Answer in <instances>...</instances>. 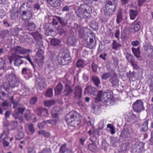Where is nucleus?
Segmentation results:
<instances>
[{"instance_id":"obj_1","label":"nucleus","mask_w":153,"mask_h":153,"mask_svg":"<svg viewBox=\"0 0 153 153\" xmlns=\"http://www.w3.org/2000/svg\"><path fill=\"white\" fill-rule=\"evenodd\" d=\"M81 119L80 114L75 111L68 113L65 118L68 124L74 127L77 126L80 123Z\"/></svg>"},{"instance_id":"obj_2","label":"nucleus","mask_w":153,"mask_h":153,"mask_svg":"<svg viewBox=\"0 0 153 153\" xmlns=\"http://www.w3.org/2000/svg\"><path fill=\"white\" fill-rule=\"evenodd\" d=\"M92 7L89 5L81 4L75 11L76 16L81 19H87L91 16Z\"/></svg>"},{"instance_id":"obj_3","label":"nucleus","mask_w":153,"mask_h":153,"mask_svg":"<svg viewBox=\"0 0 153 153\" xmlns=\"http://www.w3.org/2000/svg\"><path fill=\"white\" fill-rule=\"evenodd\" d=\"M113 97V92L111 90H107L105 92H103L102 90L100 91L97 94V96L95 98L98 101H102L106 103L110 102Z\"/></svg>"},{"instance_id":"obj_4","label":"nucleus","mask_w":153,"mask_h":153,"mask_svg":"<svg viewBox=\"0 0 153 153\" xmlns=\"http://www.w3.org/2000/svg\"><path fill=\"white\" fill-rule=\"evenodd\" d=\"M117 0H108L106 2L104 10V14L107 17L111 16L115 11L117 6Z\"/></svg>"},{"instance_id":"obj_5","label":"nucleus","mask_w":153,"mask_h":153,"mask_svg":"<svg viewBox=\"0 0 153 153\" xmlns=\"http://www.w3.org/2000/svg\"><path fill=\"white\" fill-rule=\"evenodd\" d=\"M25 4H22L19 10V13L21 18L24 21H28L32 17L31 9L29 7L25 6Z\"/></svg>"},{"instance_id":"obj_6","label":"nucleus","mask_w":153,"mask_h":153,"mask_svg":"<svg viewBox=\"0 0 153 153\" xmlns=\"http://www.w3.org/2000/svg\"><path fill=\"white\" fill-rule=\"evenodd\" d=\"M57 60L62 65H68L71 62V59L68 52L61 51L57 56Z\"/></svg>"},{"instance_id":"obj_7","label":"nucleus","mask_w":153,"mask_h":153,"mask_svg":"<svg viewBox=\"0 0 153 153\" xmlns=\"http://www.w3.org/2000/svg\"><path fill=\"white\" fill-rule=\"evenodd\" d=\"M10 86L12 88L18 87L20 84V79L13 73L9 74L7 76Z\"/></svg>"},{"instance_id":"obj_8","label":"nucleus","mask_w":153,"mask_h":153,"mask_svg":"<svg viewBox=\"0 0 153 153\" xmlns=\"http://www.w3.org/2000/svg\"><path fill=\"white\" fill-rule=\"evenodd\" d=\"M132 107L134 111L137 113H140L145 110L143 102L140 100H137L133 104Z\"/></svg>"},{"instance_id":"obj_9","label":"nucleus","mask_w":153,"mask_h":153,"mask_svg":"<svg viewBox=\"0 0 153 153\" xmlns=\"http://www.w3.org/2000/svg\"><path fill=\"white\" fill-rule=\"evenodd\" d=\"M145 143L143 142H137L135 144V148L134 149L136 153H144L146 151L144 146Z\"/></svg>"},{"instance_id":"obj_10","label":"nucleus","mask_w":153,"mask_h":153,"mask_svg":"<svg viewBox=\"0 0 153 153\" xmlns=\"http://www.w3.org/2000/svg\"><path fill=\"white\" fill-rule=\"evenodd\" d=\"M36 85L37 89L41 90L46 87L47 84L44 79L42 78H39L37 79Z\"/></svg>"},{"instance_id":"obj_11","label":"nucleus","mask_w":153,"mask_h":153,"mask_svg":"<svg viewBox=\"0 0 153 153\" xmlns=\"http://www.w3.org/2000/svg\"><path fill=\"white\" fill-rule=\"evenodd\" d=\"M131 134L129 128L126 126H124V128L122 130L120 136L119 140L123 138V139L130 137Z\"/></svg>"},{"instance_id":"obj_12","label":"nucleus","mask_w":153,"mask_h":153,"mask_svg":"<svg viewBox=\"0 0 153 153\" xmlns=\"http://www.w3.org/2000/svg\"><path fill=\"white\" fill-rule=\"evenodd\" d=\"M85 40V44L87 47L89 48L92 49L96 45V40L89 37H88Z\"/></svg>"},{"instance_id":"obj_13","label":"nucleus","mask_w":153,"mask_h":153,"mask_svg":"<svg viewBox=\"0 0 153 153\" xmlns=\"http://www.w3.org/2000/svg\"><path fill=\"white\" fill-rule=\"evenodd\" d=\"M62 110V109L59 106L54 107L51 111V116L53 118L58 119L59 118V113Z\"/></svg>"},{"instance_id":"obj_14","label":"nucleus","mask_w":153,"mask_h":153,"mask_svg":"<svg viewBox=\"0 0 153 153\" xmlns=\"http://www.w3.org/2000/svg\"><path fill=\"white\" fill-rule=\"evenodd\" d=\"M36 25L35 23L31 21L28 22L25 26L26 30L30 31H34L35 30Z\"/></svg>"},{"instance_id":"obj_15","label":"nucleus","mask_w":153,"mask_h":153,"mask_svg":"<svg viewBox=\"0 0 153 153\" xmlns=\"http://www.w3.org/2000/svg\"><path fill=\"white\" fill-rule=\"evenodd\" d=\"M82 91V88L80 86H77L75 88L74 92V96L76 100H79L81 99Z\"/></svg>"},{"instance_id":"obj_16","label":"nucleus","mask_w":153,"mask_h":153,"mask_svg":"<svg viewBox=\"0 0 153 153\" xmlns=\"http://www.w3.org/2000/svg\"><path fill=\"white\" fill-rule=\"evenodd\" d=\"M14 50L16 53H18L20 54H26L31 51L30 49H27L19 46L15 47Z\"/></svg>"},{"instance_id":"obj_17","label":"nucleus","mask_w":153,"mask_h":153,"mask_svg":"<svg viewBox=\"0 0 153 153\" xmlns=\"http://www.w3.org/2000/svg\"><path fill=\"white\" fill-rule=\"evenodd\" d=\"M113 76L109 79V82H110L112 86H114L117 85L118 82V79L117 76L114 71H113Z\"/></svg>"},{"instance_id":"obj_18","label":"nucleus","mask_w":153,"mask_h":153,"mask_svg":"<svg viewBox=\"0 0 153 153\" xmlns=\"http://www.w3.org/2000/svg\"><path fill=\"white\" fill-rule=\"evenodd\" d=\"M140 47L137 48L132 47L131 48L132 52L134 55L140 60H141L142 57L141 56V52L140 50Z\"/></svg>"},{"instance_id":"obj_19","label":"nucleus","mask_w":153,"mask_h":153,"mask_svg":"<svg viewBox=\"0 0 153 153\" xmlns=\"http://www.w3.org/2000/svg\"><path fill=\"white\" fill-rule=\"evenodd\" d=\"M37 114L40 116H47L48 114V111L46 109L40 108L37 110Z\"/></svg>"},{"instance_id":"obj_20","label":"nucleus","mask_w":153,"mask_h":153,"mask_svg":"<svg viewBox=\"0 0 153 153\" xmlns=\"http://www.w3.org/2000/svg\"><path fill=\"white\" fill-rule=\"evenodd\" d=\"M12 115L15 119H18L19 123H22L23 122L24 119L23 116L19 114L16 110H15L13 112Z\"/></svg>"},{"instance_id":"obj_21","label":"nucleus","mask_w":153,"mask_h":153,"mask_svg":"<svg viewBox=\"0 0 153 153\" xmlns=\"http://www.w3.org/2000/svg\"><path fill=\"white\" fill-rule=\"evenodd\" d=\"M73 90L68 85L65 83V88L63 91L65 96H70L73 92Z\"/></svg>"},{"instance_id":"obj_22","label":"nucleus","mask_w":153,"mask_h":153,"mask_svg":"<svg viewBox=\"0 0 153 153\" xmlns=\"http://www.w3.org/2000/svg\"><path fill=\"white\" fill-rule=\"evenodd\" d=\"M92 143L88 145V149L90 151L95 152H98V149L95 141L91 140Z\"/></svg>"},{"instance_id":"obj_23","label":"nucleus","mask_w":153,"mask_h":153,"mask_svg":"<svg viewBox=\"0 0 153 153\" xmlns=\"http://www.w3.org/2000/svg\"><path fill=\"white\" fill-rule=\"evenodd\" d=\"M56 18L63 27H65L68 25V20L63 17L56 16Z\"/></svg>"},{"instance_id":"obj_24","label":"nucleus","mask_w":153,"mask_h":153,"mask_svg":"<svg viewBox=\"0 0 153 153\" xmlns=\"http://www.w3.org/2000/svg\"><path fill=\"white\" fill-rule=\"evenodd\" d=\"M63 89V86L61 83H59L54 89L55 94L58 95L60 94Z\"/></svg>"},{"instance_id":"obj_25","label":"nucleus","mask_w":153,"mask_h":153,"mask_svg":"<svg viewBox=\"0 0 153 153\" xmlns=\"http://www.w3.org/2000/svg\"><path fill=\"white\" fill-rule=\"evenodd\" d=\"M44 52L43 50L39 49L36 53L37 60L42 61L44 59V57L43 56Z\"/></svg>"},{"instance_id":"obj_26","label":"nucleus","mask_w":153,"mask_h":153,"mask_svg":"<svg viewBox=\"0 0 153 153\" xmlns=\"http://www.w3.org/2000/svg\"><path fill=\"white\" fill-rule=\"evenodd\" d=\"M125 56L128 62L129 63H131L135 61L134 56L129 52H126Z\"/></svg>"},{"instance_id":"obj_27","label":"nucleus","mask_w":153,"mask_h":153,"mask_svg":"<svg viewBox=\"0 0 153 153\" xmlns=\"http://www.w3.org/2000/svg\"><path fill=\"white\" fill-rule=\"evenodd\" d=\"M68 44L69 46H74L77 42L76 37L74 36H71L70 38L68 39Z\"/></svg>"},{"instance_id":"obj_28","label":"nucleus","mask_w":153,"mask_h":153,"mask_svg":"<svg viewBox=\"0 0 153 153\" xmlns=\"http://www.w3.org/2000/svg\"><path fill=\"white\" fill-rule=\"evenodd\" d=\"M24 59L25 57L23 56H19L18 57L15 59L14 64L16 66H19L24 62V60L22 59Z\"/></svg>"},{"instance_id":"obj_29","label":"nucleus","mask_w":153,"mask_h":153,"mask_svg":"<svg viewBox=\"0 0 153 153\" xmlns=\"http://www.w3.org/2000/svg\"><path fill=\"white\" fill-rule=\"evenodd\" d=\"M140 22L138 21H135L132 24L133 29L135 32H138L141 28Z\"/></svg>"},{"instance_id":"obj_30","label":"nucleus","mask_w":153,"mask_h":153,"mask_svg":"<svg viewBox=\"0 0 153 153\" xmlns=\"http://www.w3.org/2000/svg\"><path fill=\"white\" fill-rule=\"evenodd\" d=\"M91 78L94 85L98 87L101 83L99 78L97 76L93 75Z\"/></svg>"},{"instance_id":"obj_31","label":"nucleus","mask_w":153,"mask_h":153,"mask_svg":"<svg viewBox=\"0 0 153 153\" xmlns=\"http://www.w3.org/2000/svg\"><path fill=\"white\" fill-rule=\"evenodd\" d=\"M149 121L145 120L142 124L140 131L141 132H146L148 130V125Z\"/></svg>"},{"instance_id":"obj_32","label":"nucleus","mask_w":153,"mask_h":153,"mask_svg":"<svg viewBox=\"0 0 153 153\" xmlns=\"http://www.w3.org/2000/svg\"><path fill=\"white\" fill-rule=\"evenodd\" d=\"M145 49L147 52L149 53V55L152 59H153V46L150 45H148L147 47H145Z\"/></svg>"},{"instance_id":"obj_33","label":"nucleus","mask_w":153,"mask_h":153,"mask_svg":"<svg viewBox=\"0 0 153 153\" xmlns=\"http://www.w3.org/2000/svg\"><path fill=\"white\" fill-rule=\"evenodd\" d=\"M78 35L79 37L82 38L84 40H85L86 38L87 35H86L83 28L82 27L80 29L78 30Z\"/></svg>"},{"instance_id":"obj_34","label":"nucleus","mask_w":153,"mask_h":153,"mask_svg":"<svg viewBox=\"0 0 153 153\" xmlns=\"http://www.w3.org/2000/svg\"><path fill=\"white\" fill-rule=\"evenodd\" d=\"M112 49L115 50H117L119 48L121 47L122 45L121 44L117 43L116 41L113 40V43L111 44Z\"/></svg>"},{"instance_id":"obj_35","label":"nucleus","mask_w":153,"mask_h":153,"mask_svg":"<svg viewBox=\"0 0 153 153\" xmlns=\"http://www.w3.org/2000/svg\"><path fill=\"white\" fill-rule=\"evenodd\" d=\"M19 10L15 12L13 9L11 10L10 12V13H11V18L13 20H15L17 19L18 17Z\"/></svg>"},{"instance_id":"obj_36","label":"nucleus","mask_w":153,"mask_h":153,"mask_svg":"<svg viewBox=\"0 0 153 153\" xmlns=\"http://www.w3.org/2000/svg\"><path fill=\"white\" fill-rule=\"evenodd\" d=\"M105 43L104 42H100L99 44V47L97 50V54H99L102 51L104 50L105 48Z\"/></svg>"},{"instance_id":"obj_37","label":"nucleus","mask_w":153,"mask_h":153,"mask_svg":"<svg viewBox=\"0 0 153 153\" xmlns=\"http://www.w3.org/2000/svg\"><path fill=\"white\" fill-rule=\"evenodd\" d=\"M30 111L28 110L25 114L24 117L25 119L27 120L30 121L32 119V117L33 115Z\"/></svg>"},{"instance_id":"obj_38","label":"nucleus","mask_w":153,"mask_h":153,"mask_svg":"<svg viewBox=\"0 0 153 153\" xmlns=\"http://www.w3.org/2000/svg\"><path fill=\"white\" fill-rule=\"evenodd\" d=\"M137 14L138 12L137 10L131 9L130 10L129 14L131 19H134L137 16Z\"/></svg>"},{"instance_id":"obj_39","label":"nucleus","mask_w":153,"mask_h":153,"mask_svg":"<svg viewBox=\"0 0 153 153\" xmlns=\"http://www.w3.org/2000/svg\"><path fill=\"white\" fill-rule=\"evenodd\" d=\"M51 44L53 46H56L58 45L60 43V39L56 38H53L51 40Z\"/></svg>"},{"instance_id":"obj_40","label":"nucleus","mask_w":153,"mask_h":153,"mask_svg":"<svg viewBox=\"0 0 153 153\" xmlns=\"http://www.w3.org/2000/svg\"><path fill=\"white\" fill-rule=\"evenodd\" d=\"M111 74L109 72H105L103 73L101 76V79L104 80H106L111 77Z\"/></svg>"},{"instance_id":"obj_41","label":"nucleus","mask_w":153,"mask_h":153,"mask_svg":"<svg viewBox=\"0 0 153 153\" xmlns=\"http://www.w3.org/2000/svg\"><path fill=\"white\" fill-rule=\"evenodd\" d=\"M130 143L128 142H126L122 144L121 147L123 151H127L129 149Z\"/></svg>"},{"instance_id":"obj_42","label":"nucleus","mask_w":153,"mask_h":153,"mask_svg":"<svg viewBox=\"0 0 153 153\" xmlns=\"http://www.w3.org/2000/svg\"><path fill=\"white\" fill-rule=\"evenodd\" d=\"M44 103L46 106L49 107L55 104L56 101L54 100H46L44 101Z\"/></svg>"},{"instance_id":"obj_43","label":"nucleus","mask_w":153,"mask_h":153,"mask_svg":"<svg viewBox=\"0 0 153 153\" xmlns=\"http://www.w3.org/2000/svg\"><path fill=\"white\" fill-rule=\"evenodd\" d=\"M9 32V31L7 30L1 31L0 32V36L2 39H4L6 37Z\"/></svg>"},{"instance_id":"obj_44","label":"nucleus","mask_w":153,"mask_h":153,"mask_svg":"<svg viewBox=\"0 0 153 153\" xmlns=\"http://www.w3.org/2000/svg\"><path fill=\"white\" fill-rule=\"evenodd\" d=\"M53 90L51 88L48 89L45 93V96L46 97H51L53 96Z\"/></svg>"},{"instance_id":"obj_45","label":"nucleus","mask_w":153,"mask_h":153,"mask_svg":"<svg viewBox=\"0 0 153 153\" xmlns=\"http://www.w3.org/2000/svg\"><path fill=\"white\" fill-rule=\"evenodd\" d=\"M85 63L84 61L82 59H79L77 61L76 66L78 68L82 67Z\"/></svg>"},{"instance_id":"obj_46","label":"nucleus","mask_w":153,"mask_h":153,"mask_svg":"<svg viewBox=\"0 0 153 153\" xmlns=\"http://www.w3.org/2000/svg\"><path fill=\"white\" fill-rule=\"evenodd\" d=\"M38 134L39 135L42 134L45 137H48L50 136L49 133L46 132L45 130H41L38 131Z\"/></svg>"},{"instance_id":"obj_47","label":"nucleus","mask_w":153,"mask_h":153,"mask_svg":"<svg viewBox=\"0 0 153 153\" xmlns=\"http://www.w3.org/2000/svg\"><path fill=\"white\" fill-rule=\"evenodd\" d=\"M90 26L93 29L95 30L98 28V24L94 20L92 21L91 22Z\"/></svg>"},{"instance_id":"obj_48","label":"nucleus","mask_w":153,"mask_h":153,"mask_svg":"<svg viewBox=\"0 0 153 153\" xmlns=\"http://www.w3.org/2000/svg\"><path fill=\"white\" fill-rule=\"evenodd\" d=\"M109 146L108 144L105 141H102V143L101 149L104 150L105 152L107 151L108 147Z\"/></svg>"},{"instance_id":"obj_49","label":"nucleus","mask_w":153,"mask_h":153,"mask_svg":"<svg viewBox=\"0 0 153 153\" xmlns=\"http://www.w3.org/2000/svg\"><path fill=\"white\" fill-rule=\"evenodd\" d=\"M123 20L122 16L121 13L119 12L117 15L116 19L117 22V24H119Z\"/></svg>"},{"instance_id":"obj_50","label":"nucleus","mask_w":153,"mask_h":153,"mask_svg":"<svg viewBox=\"0 0 153 153\" xmlns=\"http://www.w3.org/2000/svg\"><path fill=\"white\" fill-rule=\"evenodd\" d=\"M107 128L110 129L109 131L112 134H114L115 133L114 127L113 126L111 125V124H108L107 125Z\"/></svg>"},{"instance_id":"obj_51","label":"nucleus","mask_w":153,"mask_h":153,"mask_svg":"<svg viewBox=\"0 0 153 153\" xmlns=\"http://www.w3.org/2000/svg\"><path fill=\"white\" fill-rule=\"evenodd\" d=\"M90 93L91 94H92L93 95H96L97 94V95L98 93L97 92V89L95 87H91Z\"/></svg>"},{"instance_id":"obj_52","label":"nucleus","mask_w":153,"mask_h":153,"mask_svg":"<svg viewBox=\"0 0 153 153\" xmlns=\"http://www.w3.org/2000/svg\"><path fill=\"white\" fill-rule=\"evenodd\" d=\"M98 67L97 65L94 63V62H92L91 64V68L92 69V71L94 73L97 72V69Z\"/></svg>"},{"instance_id":"obj_53","label":"nucleus","mask_w":153,"mask_h":153,"mask_svg":"<svg viewBox=\"0 0 153 153\" xmlns=\"http://www.w3.org/2000/svg\"><path fill=\"white\" fill-rule=\"evenodd\" d=\"M66 144L64 143L61 146L59 149V152L60 153H64L65 152H66L67 149H66Z\"/></svg>"},{"instance_id":"obj_54","label":"nucleus","mask_w":153,"mask_h":153,"mask_svg":"<svg viewBox=\"0 0 153 153\" xmlns=\"http://www.w3.org/2000/svg\"><path fill=\"white\" fill-rule=\"evenodd\" d=\"M51 24L49 23H45L43 25V28L45 31V32L48 31L50 27Z\"/></svg>"},{"instance_id":"obj_55","label":"nucleus","mask_w":153,"mask_h":153,"mask_svg":"<svg viewBox=\"0 0 153 153\" xmlns=\"http://www.w3.org/2000/svg\"><path fill=\"white\" fill-rule=\"evenodd\" d=\"M37 100L38 99L36 97H33L30 99V103L31 105H34L37 102Z\"/></svg>"},{"instance_id":"obj_56","label":"nucleus","mask_w":153,"mask_h":153,"mask_svg":"<svg viewBox=\"0 0 153 153\" xmlns=\"http://www.w3.org/2000/svg\"><path fill=\"white\" fill-rule=\"evenodd\" d=\"M118 140L116 138H111L110 141L111 144L114 146L115 147L117 146V143Z\"/></svg>"},{"instance_id":"obj_57","label":"nucleus","mask_w":153,"mask_h":153,"mask_svg":"<svg viewBox=\"0 0 153 153\" xmlns=\"http://www.w3.org/2000/svg\"><path fill=\"white\" fill-rule=\"evenodd\" d=\"M51 150L50 148H46L43 149L39 153H51Z\"/></svg>"},{"instance_id":"obj_58","label":"nucleus","mask_w":153,"mask_h":153,"mask_svg":"<svg viewBox=\"0 0 153 153\" xmlns=\"http://www.w3.org/2000/svg\"><path fill=\"white\" fill-rule=\"evenodd\" d=\"M24 136V134L22 132L19 133L16 137V138L18 140L22 139Z\"/></svg>"},{"instance_id":"obj_59","label":"nucleus","mask_w":153,"mask_h":153,"mask_svg":"<svg viewBox=\"0 0 153 153\" xmlns=\"http://www.w3.org/2000/svg\"><path fill=\"white\" fill-rule=\"evenodd\" d=\"M54 1V2L53 4V7H57L60 5L61 2L60 0H55Z\"/></svg>"},{"instance_id":"obj_60","label":"nucleus","mask_w":153,"mask_h":153,"mask_svg":"<svg viewBox=\"0 0 153 153\" xmlns=\"http://www.w3.org/2000/svg\"><path fill=\"white\" fill-rule=\"evenodd\" d=\"M13 99L14 98L13 96H12L10 98V100L11 103L13 104V108H15L17 106L18 104V102L17 101H15Z\"/></svg>"},{"instance_id":"obj_61","label":"nucleus","mask_w":153,"mask_h":153,"mask_svg":"<svg viewBox=\"0 0 153 153\" xmlns=\"http://www.w3.org/2000/svg\"><path fill=\"white\" fill-rule=\"evenodd\" d=\"M40 5H41L39 2H37L34 4L33 7L35 10H39L41 9Z\"/></svg>"},{"instance_id":"obj_62","label":"nucleus","mask_w":153,"mask_h":153,"mask_svg":"<svg viewBox=\"0 0 153 153\" xmlns=\"http://www.w3.org/2000/svg\"><path fill=\"white\" fill-rule=\"evenodd\" d=\"M54 31L52 29H49L48 31L45 32V34L48 36H52V33H54Z\"/></svg>"},{"instance_id":"obj_63","label":"nucleus","mask_w":153,"mask_h":153,"mask_svg":"<svg viewBox=\"0 0 153 153\" xmlns=\"http://www.w3.org/2000/svg\"><path fill=\"white\" fill-rule=\"evenodd\" d=\"M127 76L129 78H131L135 77V72L133 71L132 72H131L130 71H129L128 73Z\"/></svg>"},{"instance_id":"obj_64","label":"nucleus","mask_w":153,"mask_h":153,"mask_svg":"<svg viewBox=\"0 0 153 153\" xmlns=\"http://www.w3.org/2000/svg\"><path fill=\"white\" fill-rule=\"evenodd\" d=\"M149 86L150 91H153V79L152 78L150 79Z\"/></svg>"}]
</instances>
